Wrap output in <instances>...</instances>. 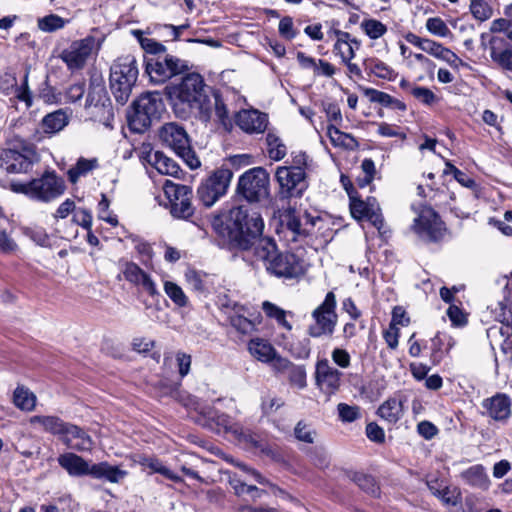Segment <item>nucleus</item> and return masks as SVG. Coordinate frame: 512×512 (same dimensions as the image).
Masks as SVG:
<instances>
[{
  "label": "nucleus",
  "instance_id": "nucleus-60",
  "mask_svg": "<svg viewBox=\"0 0 512 512\" xmlns=\"http://www.w3.org/2000/svg\"><path fill=\"white\" fill-rule=\"evenodd\" d=\"M122 273L125 280L134 285H140L142 277L146 274L138 264L132 261H126L123 264Z\"/></svg>",
  "mask_w": 512,
  "mask_h": 512
},
{
  "label": "nucleus",
  "instance_id": "nucleus-16",
  "mask_svg": "<svg viewBox=\"0 0 512 512\" xmlns=\"http://www.w3.org/2000/svg\"><path fill=\"white\" fill-rule=\"evenodd\" d=\"M349 210L353 219L357 222L367 221L374 226L381 236H384V217L378 200L374 196H368L365 199L360 194L351 196L349 200Z\"/></svg>",
  "mask_w": 512,
  "mask_h": 512
},
{
  "label": "nucleus",
  "instance_id": "nucleus-13",
  "mask_svg": "<svg viewBox=\"0 0 512 512\" xmlns=\"http://www.w3.org/2000/svg\"><path fill=\"white\" fill-rule=\"evenodd\" d=\"M190 70L189 62L168 52L148 61L144 67V76L153 85H163L172 79L181 77Z\"/></svg>",
  "mask_w": 512,
  "mask_h": 512
},
{
  "label": "nucleus",
  "instance_id": "nucleus-61",
  "mask_svg": "<svg viewBox=\"0 0 512 512\" xmlns=\"http://www.w3.org/2000/svg\"><path fill=\"white\" fill-rule=\"evenodd\" d=\"M85 91L86 81L84 79L69 85L64 92L65 102L76 103L80 101L83 98Z\"/></svg>",
  "mask_w": 512,
  "mask_h": 512
},
{
  "label": "nucleus",
  "instance_id": "nucleus-32",
  "mask_svg": "<svg viewBox=\"0 0 512 512\" xmlns=\"http://www.w3.org/2000/svg\"><path fill=\"white\" fill-rule=\"evenodd\" d=\"M141 467L149 468L152 473H159L174 483H182L183 478L163 465L162 461L156 456H147L145 454L137 455L135 460Z\"/></svg>",
  "mask_w": 512,
  "mask_h": 512
},
{
  "label": "nucleus",
  "instance_id": "nucleus-41",
  "mask_svg": "<svg viewBox=\"0 0 512 512\" xmlns=\"http://www.w3.org/2000/svg\"><path fill=\"white\" fill-rule=\"evenodd\" d=\"M404 38L409 44L421 49L435 58H439V56H441V48H443V45L437 41L428 38H421L413 32L406 33Z\"/></svg>",
  "mask_w": 512,
  "mask_h": 512
},
{
  "label": "nucleus",
  "instance_id": "nucleus-11",
  "mask_svg": "<svg viewBox=\"0 0 512 512\" xmlns=\"http://www.w3.org/2000/svg\"><path fill=\"white\" fill-rule=\"evenodd\" d=\"M40 154L33 144L14 148H0V169L7 174L31 175L40 162Z\"/></svg>",
  "mask_w": 512,
  "mask_h": 512
},
{
  "label": "nucleus",
  "instance_id": "nucleus-21",
  "mask_svg": "<svg viewBox=\"0 0 512 512\" xmlns=\"http://www.w3.org/2000/svg\"><path fill=\"white\" fill-rule=\"evenodd\" d=\"M488 46L491 61L501 70L512 72V41L506 35H492Z\"/></svg>",
  "mask_w": 512,
  "mask_h": 512
},
{
  "label": "nucleus",
  "instance_id": "nucleus-52",
  "mask_svg": "<svg viewBox=\"0 0 512 512\" xmlns=\"http://www.w3.org/2000/svg\"><path fill=\"white\" fill-rule=\"evenodd\" d=\"M133 350L143 354L145 357H150L157 363H159L161 358L160 351L153 350L155 347V341L147 340L144 337L134 338L132 342Z\"/></svg>",
  "mask_w": 512,
  "mask_h": 512
},
{
  "label": "nucleus",
  "instance_id": "nucleus-48",
  "mask_svg": "<svg viewBox=\"0 0 512 512\" xmlns=\"http://www.w3.org/2000/svg\"><path fill=\"white\" fill-rule=\"evenodd\" d=\"M267 153L270 159L274 161L282 160L287 154V147L280 137L274 132L269 131L266 135Z\"/></svg>",
  "mask_w": 512,
  "mask_h": 512
},
{
  "label": "nucleus",
  "instance_id": "nucleus-56",
  "mask_svg": "<svg viewBox=\"0 0 512 512\" xmlns=\"http://www.w3.org/2000/svg\"><path fill=\"white\" fill-rule=\"evenodd\" d=\"M294 437L300 441L307 444H313L315 441V437L317 436V431L312 427L311 424L307 423L304 420H300L294 427Z\"/></svg>",
  "mask_w": 512,
  "mask_h": 512
},
{
  "label": "nucleus",
  "instance_id": "nucleus-53",
  "mask_svg": "<svg viewBox=\"0 0 512 512\" xmlns=\"http://www.w3.org/2000/svg\"><path fill=\"white\" fill-rule=\"evenodd\" d=\"M260 453L282 466L288 467L290 465L286 450L276 444L267 442Z\"/></svg>",
  "mask_w": 512,
  "mask_h": 512
},
{
  "label": "nucleus",
  "instance_id": "nucleus-27",
  "mask_svg": "<svg viewBox=\"0 0 512 512\" xmlns=\"http://www.w3.org/2000/svg\"><path fill=\"white\" fill-rule=\"evenodd\" d=\"M62 440L72 449L80 452L90 451L93 447L90 435L83 428L71 423Z\"/></svg>",
  "mask_w": 512,
  "mask_h": 512
},
{
  "label": "nucleus",
  "instance_id": "nucleus-24",
  "mask_svg": "<svg viewBox=\"0 0 512 512\" xmlns=\"http://www.w3.org/2000/svg\"><path fill=\"white\" fill-rule=\"evenodd\" d=\"M360 90L362 91L363 95L368 98V100L371 103H376L380 105L379 110L377 111V115L380 118L384 117V111L383 109H389L392 111H397L404 113L407 111V105L406 103L398 99L384 91L372 88V87H364L360 86Z\"/></svg>",
  "mask_w": 512,
  "mask_h": 512
},
{
  "label": "nucleus",
  "instance_id": "nucleus-19",
  "mask_svg": "<svg viewBox=\"0 0 512 512\" xmlns=\"http://www.w3.org/2000/svg\"><path fill=\"white\" fill-rule=\"evenodd\" d=\"M94 45L95 38L93 36L75 40L68 48L62 50L59 57L66 64L69 71L82 70L92 53Z\"/></svg>",
  "mask_w": 512,
  "mask_h": 512
},
{
  "label": "nucleus",
  "instance_id": "nucleus-1",
  "mask_svg": "<svg viewBox=\"0 0 512 512\" xmlns=\"http://www.w3.org/2000/svg\"><path fill=\"white\" fill-rule=\"evenodd\" d=\"M217 245L228 251H249L260 240L264 220L244 205L221 210L208 219Z\"/></svg>",
  "mask_w": 512,
  "mask_h": 512
},
{
  "label": "nucleus",
  "instance_id": "nucleus-63",
  "mask_svg": "<svg viewBox=\"0 0 512 512\" xmlns=\"http://www.w3.org/2000/svg\"><path fill=\"white\" fill-rule=\"evenodd\" d=\"M66 24V20L57 14H50L39 20V28L45 32H54L62 29Z\"/></svg>",
  "mask_w": 512,
  "mask_h": 512
},
{
  "label": "nucleus",
  "instance_id": "nucleus-51",
  "mask_svg": "<svg viewBox=\"0 0 512 512\" xmlns=\"http://www.w3.org/2000/svg\"><path fill=\"white\" fill-rule=\"evenodd\" d=\"M164 291L171 301L179 308L187 307L189 299L183 289L175 282L165 281Z\"/></svg>",
  "mask_w": 512,
  "mask_h": 512
},
{
  "label": "nucleus",
  "instance_id": "nucleus-6",
  "mask_svg": "<svg viewBox=\"0 0 512 512\" xmlns=\"http://www.w3.org/2000/svg\"><path fill=\"white\" fill-rule=\"evenodd\" d=\"M138 77L139 66L134 55H121L112 62L109 70V88L119 105L123 106L128 102Z\"/></svg>",
  "mask_w": 512,
  "mask_h": 512
},
{
  "label": "nucleus",
  "instance_id": "nucleus-3",
  "mask_svg": "<svg viewBox=\"0 0 512 512\" xmlns=\"http://www.w3.org/2000/svg\"><path fill=\"white\" fill-rule=\"evenodd\" d=\"M254 255L262 261L269 275L279 279L298 280L305 276L309 268L303 255L292 250L281 251L271 237H264L258 241Z\"/></svg>",
  "mask_w": 512,
  "mask_h": 512
},
{
  "label": "nucleus",
  "instance_id": "nucleus-59",
  "mask_svg": "<svg viewBox=\"0 0 512 512\" xmlns=\"http://www.w3.org/2000/svg\"><path fill=\"white\" fill-rule=\"evenodd\" d=\"M110 200L105 193H101V199L97 205L98 218L110 224L113 227L118 225V218L109 211Z\"/></svg>",
  "mask_w": 512,
  "mask_h": 512
},
{
  "label": "nucleus",
  "instance_id": "nucleus-34",
  "mask_svg": "<svg viewBox=\"0 0 512 512\" xmlns=\"http://www.w3.org/2000/svg\"><path fill=\"white\" fill-rule=\"evenodd\" d=\"M282 224L286 229L293 233V240L298 238H307L312 234V230L302 227L301 217L295 208L289 207L282 214Z\"/></svg>",
  "mask_w": 512,
  "mask_h": 512
},
{
  "label": "nucleus",
  "instance_id": "nucleus-20",
  "mask_svg": "<svg viewBox=\"0 0 512 512\" xmlns=\"http://www.w3.org/2000/svg\"><path fill=\"white\" fill-rule=\"evenodd\" d=\"M342 372L332 367L327 358L318 359L315 364L316 387L325 395H334L341 386Z\"/></svg>",
  "mask_w": 512,
  "mask_h": 512
},
{
  "label": "nucleus",
  "instance_id": "nucleus-47",
  "mask_svg": "<svg viewBox=\"0 0 512 512\" xmlns=\"http://www.w3.org/2000/svg\"><path fill=\"white\" fill-rule=\"evenodd\" d=\"M98 161L96 158L86 159L84 157H80L75 166L71 167L67 171L68 180L70 183L75 184L80 176L86 175L91 170L97 168Z\"/></svg>",
  "mask_w": 512,
  "mask_h": 512
},
{
  "label": "nucleus",
  "instance_id": "nucleus-4",
  "mask_svg": "<svg viewBox=\"0 0 512 512\" xmlns=\"http://www.w3.org/2000/svg\"><path fill=\"white\" fill-rule=\"evenodd\" d=\"M4 188L16 194H22L30 200L49 203L59 198L66 190V184L60 175L47 168L37 176H31L27 181L6 179L2 183Z\"/></svg>",
  "mask_w": 512,
  "mask_h": 512
},
{
  "label": "nucleus",
  "instance_id": "nucleus-23",
  "mask_svg": "<svg viewBox=\"0 0 512 512\" xmlns=\"http://www.w3.org/2000/svg\"><path fill=\"white\" fill-rule=\"evenodd\" d=\"M235 124L247 134L263 133L269 123L268 114L257 109H242L235 114Z\"/></svg>",
  "mask_w": 512,
  "mask_h": 512
},
{
  "label": "nucleus",
  "instance_id": "nucleus-9",
  "mask_svg": "<svg viewBox=\"0 0 512 512\" xmlns=\"http://www.w3.org/2000/svg\"><path fill=\"white\" fill-rule=\"evenodd\" d=\"M234 172L228 165L222 164L201 179L196 189L198 206L210 209L228 193Z\"/></svg>",
  "mask_w": 512,
  "mask_h": 512
},
{
  "label": "nucleus",
  "instance_id": "nucleus-25",
  "mask_svg": "<svg viewBox=\"0 0 512 512\" xmlns=\"http://www.w3.org/2000/svg\"><path fill=\"white\" fill-rule=\"evenodd\" d=\"M406 401L407 397L401 391H398L378 407L376 414L389 424L395 425L404 416Z\"/></svg>",
  "mask_w": 512,
  "mask_h": 512
},
{
  "label": "nucleus",
  "instance_id": "nucleus-44",
  "mask_svg": "<svg viewBox=\"0 0 512 512\" xmlns=\"http://www.w3.org/2000/svg\"><path fill=\"white\" fill-rule=\"evenodd\" d=\"M340 223L331 218H323L317 226L316 239L324 246L328 245L340 229Z\"/></svg>",
  "mask_w": 512,
  "mask_h": 512
},
{
  "label": "nucleus",
  "instance_id": "nucleus-64",
  "mask_svg": "<svg viewBox=\"0 0 512 512\" xmlns=\"http://www.w3.org/2000/svg\"><path fill=\"white\" fill-rule=\"evenodd\" d=\"M411 95L424 105L431 106L438 101L436 94L424 86H414L411 88Z\"/></svg>",
  "mask_w": 512,
  "mask_h": 512
},
{
  "label": "nucleus",
  "instance_id": "nucleus-46",
  "mask_svg": "<svg viewBox=\"0 0 512 512\" xmlns=\"http://www.w3.org/2000/svg\"><path fill=\"white\" fill-rule=\"evenodd\" d=\"M360 29L371 40L383 37L388 31L384 23L372 17L364 18L360 23Z\"/></svg>",
  "mask_w": 512,
  "mask_h": 512
},
{
  "label": "nucleus",
  "instance_id": "nucleus-43",
  "mask_svg": "<svg viewBox=\"0 0 512 512\" xmlns=\"http://www.w3.org/2000/svg\"><path fill=\"white\" fill-rule=\"evenodd\" d=\"M36 396L29 388L19 385L13 392V404L22 411L30 412L35 409Z\"/></svg>",
  "mask_w": 512,
  "mask_h": 512
},
{
  "label": "nucleus",
  "instance_id": "nucleus-40",
  "mask_svg": "<svg viewBox=\"0 0 512 512\" xmlns=\"http://www.w3.org/2000/svg\"><path fill=\"white\" fill-rule=\"evenodd\" d=\"M135 34L141 35V31H136ZM139 43L144 50L143 67H145L150 60H154L168 52L167 47L153 38L139 37Z\"/></svg>",
  "mask_w": 512,
  "mask_h": 512
},
{
  "label": "nucleus",
  "instance_id": "nucleus-2",
  "mask_svg": "<svg viewBox=\"0 0 512 512\" xmlns=\"http://www.w3.org/2000/svg\"><path fill=\"white\" fill-rule=\"evenodd\" d=\"M207 85L203 76L197 72H186L177 84H167L164 95L176 116L186 119L194 115L203 123L211 120V104Z\"/></svg>",
  "mask_w": 512,
  "mask_h": 512
},
{
  "label": "nucleus",
  "instance_id": "nucleus-42",
  "mask_svg": "<svg viewBox=\"0 0 512 512\" xmlns=\"http://www.w3.org/2000/svg\"><path fill=\"white\" fill-rule=\"evenodd\" d=\"M209 102L211 104V112L214 110L219 122L225 127L227 125L231 126L229 111L219 89L212 87V92H209Z\"/></svg>",
  "mask_w": 512,
  "mask_h": 512
},
{
  "label": "nucleus",
  "instance_id": "nucleus-30",
  "mask_svg": "<svg viewBox=\"0 0 512 512\" xmlns=\"http://www.w3.org/2000/svg\"><path fill=\"white\" fill-rule=\"evenodd\" d=\"M346 477L354 482L363 492L368 495L379 498L381 494L380 485L376 478L371 474L360 471L345 470Z\"/></svg>",
  "mask_w": 512,
  "mask_h": 512
},
{
  "label": "nucleus",
  "instance_id": "nucleus-8",
  "mask_svg": "<svg viewBox=\"0 0 512 512\" xmlns=\"http://www.w3.org/2000/svg\"><path fill=\"white\" fill-rule=\"evenodd\" d=\"M57 461L59 466L72 477L90 476L94 479H105L116 483L125 475V472L118 466L110 465L108 462L90 464L82 456L73 452L60 454Z\"/></svg>",
  "mask_w": 512,
  "mask_h": 512
},
{
  "label": "nucleus",
  "instance_id": "nucleus-39",
  "mask_svg": "<svg viewBox=\"0 0 512 512\" xmlns=\"http://www.w3.org/2000/svg\"><path fill=\"white\" fill-rule=\"evenodd\" d=\"M463 481L472 486L480 489H487L490 480L481 464L473 465L461 473Z\"/></svg>",
  "mask_w": 512,
  "mask_h": 512
},
{
  "label": "nucleus",
  "instance_id": "nucleus-38",
  "mask_svg": "<svg viewBox=\"0 0 512 512\" xmlns=\"http://www.w3.org/2000/svg\"><path fill=\"white\" fill-rule=\"evenodd\" d=\"M69 123V118L63 109L48 113L42 119L41 126L45 133L55 134L64 129Z\"/></svg>",
  "mask_w": 512,
  "mask_h": 512
},
{
  "label": "nucleus",
  "instance_id": "nucleus-28",
  "mask_svg": "<svg viewBox=\"0 0 512 512\" xmlns=\"http://www.w3.org/2000/svg\"><path fill=\"white\" fill-rule=\"evenodd\" d=\"M362 66L369 77L374 76L386 81H395L398 77V72L395 69L377 57L365 58Z\"/></svg>",
  "mask_w": 512,
  "mask_h": 512
},
{
  "label": "nucleus",
  "instance_id": "nucleus-33",
  "mask_svg": "<svg viewBox=\"0 0 512 512\" xmlns=\"http://www.w3.org/2000/svg\"><path fill=\"white\" fill-rule=\"evenodd\" d=\"M247 348L249 353L262 363H270L277 352L268 340L259 337L250 339Z\"/></svg>",
  "mask_w": 512,
  "mask_h": 512
},
{
  "label": "nucleus",
  "instance_id": "nucleus-14",
  "mask_svg": "<svg viewBox=\"0 0 512 512\" xmlns=\"http://www.w3.org/2000/svg\"><path fill=\"white\" fill-rule=\"evenodd\" d=\"M336 308V295L333 291H329L323 302L312 311L313 322L308 325L307 334L312 338H331L338 321Z\"/></svg>",
  "mask_w": 512,
  "mask_h": 512
},
{
  "label": "nucleus",
  "instance_id": "nucleus-10",
  "mask_svg": "<svg viewBox=\"0 0 512 512\" xmlns=\"http://www.w3.org/2000/svg\"><path fill=\"white\" fill-rule=\"evenodd\" d=\"M235 196L249 204L261 203L270 197V175L264 167L246 170L238 178Z\"/></svg>",
  "mask_w": 512,
  "mask_h": 512
},
{
  "label": "nucleus",
  "instance_id": "nucleus-54",
  "mask_svg": "<svg viewBox=\"0 0 512 512\" xmlns=\"http://www.w3.org/2000/svg\"><path fill=\"white\" fill-rule=\"evenodd\" d=\"M234 309L237 313L229 317L230 325L242 334H247L254 329V323L247 317L239 314L245 308L242 305L235 304Z\"/></svg>",
  "mask_w": 512,
  "mask_h": 512
},
{
  "label": "nucleus",
  "instance_id": "nucleus-49",
  "mask_svg": "<svg viewBox=\"0 0 512 512\" xmlns=\"http://www.w3.org/2000/svg\"><path fill=\"white\" fill-rule=\"evenodd\" d=\"M286 349L295 359H308L311 354V341L309 338L292 340L288 343Z\"/></svg>",
  "mask_w": 512,
  "mask_h": 512
},
{
  "label": "nucleus",
  "instance_id": "nucleus-12",
  "mask_svg": "<svg viewBox=\"0 0 512 512\" xmlns=\"http://www.w3.org/2000/svg\"><path fill=\"white\" fill-rule=\"evenodd\" d=\"M163 145L172 149L192 170L201 166V162L192 148L188 133L176 123H166L159 130Z\"/></svg>",
  "mask_w": 512,
  "mask_h": 512
},
{
  "label": "nucleus",
  "instance_id": "nucleus-58",
  "mask_svg": "<svg viewBox=\"0 0 512 512\" xmlns=\"http://www.w3.org/2000/svg\"><path fill=\"white\" fill-rule=\"evenodd\" d=\"M262 309L267 317L275 319L279 325L289 330L292 328L291 324L286 320V312L282 308L272 302L264 301Z\"/></svg>",
  "mask_w": 512,
  "mask_h": 512
},
{
  "label": "nucleus",
  "instance_id": "nucleus-18",
  "mask_svg": "<svg viewBox=\"0 0 512 512\" xmlns=\"http://www.w3.org/2000/svg\"><path fill=\"white\" fill-rule=\"evenodd\" d=\"M275 178L282 198H300L308 188L307 173L294 171L287 166H279Z\"/></svg>",
  "mask_w": 512,
  "mask_h": 512
},
{
  "label": "nucleus",
  "instance_id": "nucleus-29",
  "mask_svg": "<svg viewBox=\"0 0 512 512\" xmlns=\"http://www.w3.org/2000/svg\"><path fill=\"white\" fill-rule=\"evenodd\" d=\"M185 280L191 288L199 294H208L214 287L211 275L202 270L189 267L184 274Z\"/></svg>",
  "mask_w": 512,
  "mask_h": 512
},
{
  "label": "nucleus",
  "instance_id": "nucleus-5",
  "mask_svg": "<svg viewBox=\"0 0 512 512\" xmlns=\"http://www.w3.org/2000/svg\"><path fill=\"white\" fill-rule=\"evenodd\" d=\"M163 191L168 199V208L174 219L187 221L200 230H205L209 215L193 204L194 193L191 186L166 180Z\"/></svg>",
  "mask_w": 512,
  "mask_h": 512
},
{
  "label": "nucleus",
  "instance_id": "nucleus-37",
  "mask_svg": "<svg viewBox=\"0 0 512 512\" xmlns=\"http://www.w3.org/2000/svg\"><path fill=\"white\" fill-rule=\"evenodd\" d=\"M31 423L40 424L46 432L53 435L61 436L62 438L66 435L67 428L70 423L64 422L58 416H44L36 415L31 418Z\"/></svg>",
  "mask_w": 512,
  "mask_h": 512
},
{
  "label": "nucleus",
  "instance_id": "nucleus-36",
  "mask_svg": "<svg viewBox=\"0 0 512 512\" xmlns=\"http://www.w3.org/2000/svg\"><path fill=\"white\" fill-rule=\"evenodd\" d=\"M327 135L334 147H341L350 151H354L359 148V142L352 134L341 131L334 124H329L327 126Z\"/></svg>",
  "mask_w": 512,
  "mask_h": 512
},
{
  "label": "nucleus",
  "instance_id": "nucleus-35",
  "mask_svg": "<svg viewBox=\"0 0 512 512\" xmlns=\"http://www.w3.org/2000/svg\"><path fill=\"white\" fill-rule=\"evenodd\" d=\"M328 34H333L336 38L333 45V53L339 56L342 62L351 61L355 57V52L349 44V32L333 28Z\"/></svg>",
  "mask_w": 512,
  "mask_h": 512
},
{
  "label": "nucleus",
  "instance_id": "nucleus-26",
  "mask_svg": "<svg viewBox=\"0 0 512 512\" xmlns=\"http://www.w3.org/2000/svg\"><path fill=\"white\" fill-rule=\"evenodd\" d=\"M455 339L448 333L437 331L430 338V355L429 360L432 366H438L455 346Z\"/></svg>",
  "mask_w": 512,
  "mask_h": 512
},
{
  "label": "nucleus",
  "instance_id": "nucleus-7",
  "mask_svg": "<svg viewBox=\"0 0 512 512\" xmlns=\"http://www.w3.org/2000/svg\"><path fill=\"white\" fill-rule=\"evenodd\" d=\"M165 105L159 92H145L137 97L127 111V123L134 133L142 134L159 120Z\"/></svg>",
  "mask_w": 512,
  "mask_h": 512
},
{
  "label": "nucleus",
  "instance_id": "nucleus-15",
  "mask_svg": "<svg viewBox=\"0 0 512 512\" xmlns=\"http://www.w3.org/2000/svg\"><path fill=\"white\" fill-rule=\"evenodd\" d=\"M413 231L426 244H441L449 234L446 223L433 208H427L414 219Z\"/></svg>",
  "mask_w": 512,
  "mask_h": 512
},
{
  "label": "nucleus",
  "instance_id": "nucleus-22",
  "mask_svg": "<svg viewBox=\"0 0 512 512\" xmlns=\"http://www.w3.org/2000/svg\"><path fill=\"white\" fill-rule=\"evenodd\" d=\"M481 406L484 409L482 415L501 423L507 422L512 413V401L506 393L502 392L483 399Z\"/></svg>",
  "mask_w": 512,
  "mask_h": 512
},
{
  "label": "nucleus",
  "instance_id": "nucleus-57",
  "mask_svg": "<svg viewBox=\"0 0 512 512\" xmlns=\"http://www.w3.org/2000/svg\"><path fill=\"white\" fill-rule=\"evenodd\" d=\"M469 9L472 16L480 22L490 19L493 15V8L486 0H471Z\"/></svg>",
  "mask_w": 512,
  "mask_h": 512
},
{
  "label": "nucleus",
  "instance_id": "nucleus-55",
  "mask_svg": "<svg viewBox=\"0 0 512 512\" xmlns=\"http://www.w3.org/2000/svg\"><path fill=\"white\" fill-rule=\"evenodd\" d=\"M288 382L292 387L304 389L307 387V373L305 365L293 363L288 370Z\"/></svg>",
  "mask_w": 512,
  "mask_h": 512
},
{
  "label": "nucleus",
  "instance_id": "nucleus-31",
  "mask_svg": "<svg viewBox=\"0 0 512 512\" xmlns=\"http://www.w3.org/2000/svg\"><path fill=\"white\" fill-rule=\"evenodd\" d=\"M150 163L155 169L163 175H169L177 179H184L185 172L181 169L179 164L172 158L166 156L162 151H155L153 160Z\"/></svg>",
  "mask_w": 512,
  "mask_h": 512
},
{
  "label": "nucleus",
  "instance_id": "nucleus-45",
  "mask_svg": "<svg viewBox=\"0 0 512 512\" xmlns=\"http://www.w3.org/2000/svg\"><path fill=\"white\" fill-rule=\"evenodd\" d=\"M503 18L494 19L490 24L492 34L504 33L512 41V2L504 7Z\"/></svg>",
  "mask_w": 512,
  "mask_h": 512
},
{
  "label": "nucleus",
  "instance_id": "nucleus-62",
  "mask_svg": "<svg viewBox=\"0 0 512 512\" xmlns=\"http://www.w3.org/2000/svg\"><path fill=\"white\" fill-rule=\"evenodd\" d=\"M22 232L39 246L46 247L49 244V235L43 227H23Z\"/></svg>",
  "mask_w": 512,
  "mask_h": 512
},
{
  "label": "nucleus",
  "instance_id": "nucleus-50",
  "mask_svg": "<svg viewBox=\"0 0 512 512\" xmlns=\"http://www.w3.org/2000/svg\"><path fill=\"white\" fill-rule=\"evenodd\" d=\"M435 484H438V480L428 482V488L432 492V494L435 497L439 498L444 504L457 506L458 504L461 503L460 491H458L456 495L451 496L449 486H445L444 488L439 489L435 486Z\"/></svg>",
  "mask_w": 512,
  "mask_h": 512
},
{
  "label": "nucleus",
  "instance_id": "nucleus-17",
  "mask_svg": "<svg viewBox=\"0 0 512 512\" xmlns=\"http://www.w3.org/2000/svg\"><path fill=\"white\" fill-rule=\"evenodd\" d=\"M95 108L102 114L99 121L113 119V107L108 95L105 81L100 74H92L89 78V87L85 100V109Z\"/></svg>",
  "mask_w": 512,
  "mask_h": 512
}]
</instances>
